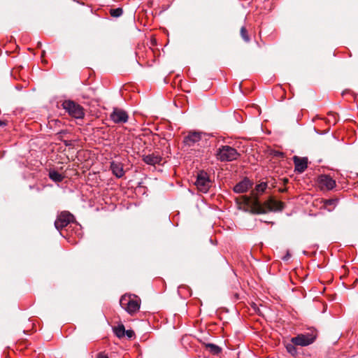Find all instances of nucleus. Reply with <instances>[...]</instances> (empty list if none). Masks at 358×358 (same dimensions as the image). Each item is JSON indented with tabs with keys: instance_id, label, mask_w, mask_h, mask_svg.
Instances as JSON below:
<instances>
[{
	"instance_id": "f257e3e1",
	"label": "nucleus",
	"mask_w": 358,
	"mask_h": 358,
	"mask_svg": "<svg viewBox=\"0 0 358 358\" xmlns=\"http://www.w3.org/2000/svg\"><path fill=\"white\" fill-rule=\"evenodd\" d=\"M252 197L242 196L240 197V199L243 203L253 206L256 209L257 213H265L264 208H266L271 211H281L285 207L283 202L277 201L272 197L265 201L264 206H262L258 200L257 196L254 192H252Z\"/></svg>"
},
{
	"instance_id": "f03ea898",
	"label": "nucleus",
	"mask_w": 358,
	"mask_h": 358,
	"mask_svg": "<svg viewBox=\"0 0 358 358\" xmlns=\"http://www.w3.org/2000/svg\"><path fill=\"white\" fill-rule=\"evenodd\" d=\"M62 106L68 113L77 119H82L85 116L83 108L73 101H65L62 103Z\"/></svg>"
},
{
	"instance_id": "7ed1b4c3",
	"label": "nucleus",
	"mask_w": 358,
	"mask_h": 358,
	"mask_svg": "<svg viewBox=\"0 0 358 358\" xmlns=\"http://www.w3.org/2000/svg\"><path fill=\"white\" fill-rule=\"evenodd\" d=\"M238 153L236 149L224 145L219 148L217 156V159L222 162H229L237 159Z\"/></svg>"
},
{
	"instance_id": "20e7f679",
	"label": "nucleus",
	"mask_w": 358,
	"mask_h": 358,
	"mask_svg": "<svg viewBox=\"0 0 358 358\" xmlns=\"http://www.w3.org/2000/svg\"><path fill=\"white\" fill-rule=\"evenodd\" d=\"M121 307L125 309L129 313L132 314L140 308L137 300L131 299L130 296H122L120 300Z\"/></svg>"
},
{
	"instance_id": "39448f33",
	"label": "nucleus",
	"mask_w": 358,
	"mask_h": 358,
	"mask_svg": "<svg viewBox=\"0 0 358 358\" xmlns=\"http://www.w3.org/2000/svg\"><path fill=\"white\" fill-rule=\"evenodd\" d=\"M195 185L200 192H207L211 186V181L208 173L204 171H200L197 175Z\"/></svg>"
},
{
	"instance_id": "423d86ee",
	"label": "nucleus",
	"mask_w": 358,
	"mask_h": 358,
	"mask_svg": "<svg viewBox=\"0 0 358 358\" xmlns=\"http://www.w3.org/2000/svg\"><path fill=\"white\" fill-rule=\"evenodd\" d=\"M316 336L313 334H301L293 337L291 341L293 344L300 346H306L314 342Z\"/></svg>"
},
{
	"instance_id": "0eeeda50",
	"label": "nucleus",
	"mask_w": 358,
	"mask_h": 358,
	"mask_svg": "<svg viewBox=\"0 0 358 358\" xmlns=\"http://www.w3.org/2000/svg\"><path fill=\"white\" fill-rule=\"evenodd\" d=\"M73 220V215L69 212L64 211L61 213L55 222V228L57 230L62 229L66 227Z\"/></svg>"
},
{
	"instance_id": "6e6552de",
	"label": "nucleus",
	"mask_w": 358,
	"mask_h": 358,
	"mask_svg": "<svg viewBox=\"0 0 358 358\" xmlns=\"http://www.w3.org/2000/svg\"><path fill=\"white\" fill-rule=\"evenodd\" d=\"M110 119L116 124L125 123L128 121L129 116L127 113L120 108H114L110 114Z\"/></svg>"
},
{
	"instance_id": "1a4fd4ad",
	"label": "nucleus",
	"mask_w": 358,
	"mask_h": 358,
	"mask_svg": "<svg viewBox=\"0 0 358 358\" xmlns=\"http://www.w3.org/2000/svg\"><path fill=\"white\" fill-rule=\"evenodd\" d=\"M202 139V133L193 131L189 132L187 136L185 137L183 142L185 145L192 147L199 143Z\"/></svg>"
},
{
	"instance_id": "9d476101",
	"label": "nucleus",
	"mask_w": 358,
	"mask_h": 358,
	"mask_svg": "<svg viewBox=\"0 0 358 358\" xmlns=\"http://www.w3.org/2000/svg\"><path fill=\"white\" fill-rule=\"evenodd\" d=\"M318 182L322 189H332L336 185L335 180L327 175L320 176L318 179Z\"/></svg>"
},
{
	"instance_id": "9b49d317",
	"label": "nucleus",
	"mask_w": 358,
	"mask_h": 358,
	"mask_svg": "<svg viewBox=\"0 0 358 358\" xmlns=\"http://www.w3.org/2000/svg\"><path fill=\"white\" fill-rule=\"evenodd\" d=\"M252 185V183L251 181L248 178H245L234 186V191L236 193H244L247 192Z\"/></svg>"
},
{
	"instance_id": "f8f14e48",
	"label": "nucleus",
	"mask_w": 358,
	"mask_h": 358,
	"mask_svg": "<svg viewBox=\"0 0 358 358\" xmlns=\"http://www.w3.org/2000/svg\"><path fill=\"white\" fill-rule=\"evenodd\" d=\"M110 169L113 173L118 178L124 176V171L123 164L119 162H112L110 163Z\"/></svg>"
},
{
	"instance_id": "ddd939ff",
	"label": "nucleus",
	"mask_w": 358,
	"mask_h": 358,
	"mask_svg": "<svg viewBox=\"0 0 358 358\" xmlns=\"http://www.w3.org/2000/svg\"><path fill=\"white\" fill-rule=\"evenodd\" d=\"M295 171L299 173H303L307 168V159L306 158H299L296 156L294 157Z\"/></svg>"
},
{
	"instance_id": "4468645a",
	"label": "nucleus",
	"mask_w": 358,
	"mask_h": 358,
	"mask_svg": "<svg viewBox=\"0 0 358 358\" xmlns=\"http://www.w3.org/2000/svg\"><path fill=\"white\" fill-rule=\"evenodd\" d=\"M143 162L149 165H155L159 164L162 161V157L155 154L148 155L143 156Z\"/></svg>"
},
{
	"instance_id": "2eb2a0df",
	"label": "nucleus",
	"mask_w": 358,
	"mask_h": 358,
	"mask_svg": "<svg viewBox=\"0 0 358 358\" xmlns=\"http://www.w3.org/2000/svg\"><path fill=\"white\" fill-rule=\"evenodd\" d=\"M49 177L55 182H61L64 179V176L56 171H50L49 172Z\"/></svg>"
},
{
	"instance_id": "dca6fc26",
	"label": "nucleus",
	"mask_w": 358,
	"mask_h": 358,
	"mask_svg": "<svg viewBox=\"0 0 358 358\" xmlns=\"http://www.w3.org/2000/svg\"><path fill=\"white\" fill-rule=\"evenodd\" d=\"M114 332L118 338H122L125 335V329L124 325H118L114 329Z\"/></svg>"
},
{
	"instance_id": "f3484780",
	"label": "nucleus",
	"mask_w": 358,
	"mask_h": 358,
	"mask_svg": "<svg viewBox=\"0 0 358 358\" xmlns=\"http://www.w3.org/2000/svg\"><path fill=\"white\" fill-rule=\"evenodd\" d=\"M206 347L213 355H217L221 351V349L217 345L214 344L209 343L206 345Z\"/></svg>"
},
{
	"instance_id": "a211bd4d",
	"label": "nucleus",
	"mask_w": 358,
	"mask_h": 358,
	"mask_svg": "<svg viewBox=\"0 0 358 358\" xmlns=\"http://www.w3.org/2000/svg\"><path fill=\"white\" fill-rule=\"evenodd\" d=\"M267 187V185L266 183L265 182H262L259 185H257L255 187V192L257 193V194H261L262 192H264V190L266 189Z\"/></svg>"
},
{
	"instance_id": "6ab92c4d",
	"label": "nucleus",
	"mask_w": 358,
	"mask_h": 358,
	"mask_svg": "<svg viewBox=\"0 0 358 358\" xmlns=\"http://www.w3.org/2000/svg\"><path fill=\"white\" fill-rule=\"evenodd\" d=\"M122 14V8L112 9L110 10V15L113 17H119Z\"/></svg>"
},
{
	"instance_id": "aec40b11",
	"label": "nucleus",
	"mask_w": 358,
	"mask_h": 358,
	"mask_svg": "<svg viewBox=\"0 0 358 358\" xmlns=\"http://www.w3.org/2000/svg\"><path fill=\"white\" fill-rule=\"evenodd\" d=\"M241 35L245 41H249L250 38L247 34V30L244 27L241 29Z\"/></svg>"
},
{
	"instance_id": "412c9836",
	"label": "nucleus",
	"mask_w": 358,
	"mask_h": 358,
	"mask_svg": "<svg viewBox=\"0 0 358 358\" xmlns=\"http://www.w3.org/2000/svg\"><path fill=\"white\" fill-rule=\"evenodd\" d=\"M294 344L292 343V344H287L286 345V348H287V350L288 351L289 353L292 354V355H294L296 352V350L295 348V347L294 346Z\"/></svg>"
},
{
	"instance_id": "4be33fe9",
	"label": "nucleus",
	"mask_w": 358,
	"mask_h": 358,
	"mask_svg": "<svg viewBox=\"0 0 358 358\" xmlns=\"http://www.w3.org/2000/svg\"><path fill=\"white\" fill-rule=\"evenodd\" d=\"M335 200H327L324 203L326 208H327L328 206H332L334 208L335 206Z\"/></svg>"
},
{
	"instance_id": "5701e85b",
	"label": "nucleus",
	"mask_w": 358,
	"mask_h": 358,
	"mask_svg": "<svg viewBox=\"0 0 358 358\" xmlns=\"http://www.w3.org/2000/svg\"><path fill=\"white\" fill-rule=\"evenodd\" d=\"M125 334L127 335V337L131 338L134 336V332L132 330H127L125 331Z\"/></svg>"
},
{
	"instance_id": "b1692460",
	"label": "nucleus",
	"mask_w": 358,
	"mask_h": 358,
	"mask_svg": "<svg viewBox=\"0 0 358 358\" xmlns=\"http://www.w3.org/2000/svg\"><path fill=\"white\" fill-rule=\"evenodd\" d=\"M96 358H108V357L105 352H99Z\"/></svg>"
},
{
	"instance_id": "393cba45",
	"label": "nucleus",
	"mask_w": 358,
	"mask_h": 358,
	"mask_svg": "<svg viewBox=\"0 0 358 358\" xmlns=\"http://www.w3.org/2000/svg\"><path fill=\"white\" fill-rule=\"evenodd\" d=\"M2 124H3L2 122L0 121V126L2 125Z\"/></svg>"
}]
</instances>
